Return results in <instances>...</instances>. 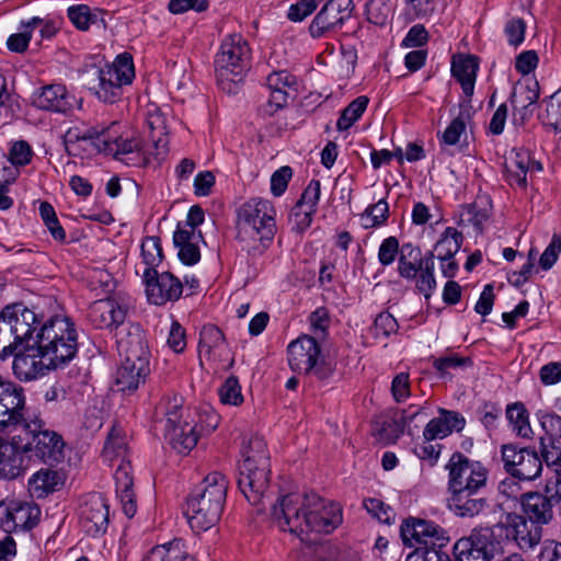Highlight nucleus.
I'll return each instance as SVG.
<instances>
[{
    "label": "nucleus",
    "mask_w": 561,
    "mask_h": 561,
    "mask_svg": "<svg viewBox=\"0 0 561 561\" xmlns=\"http://www.w3.org/2000/svg\"><path fill=\"white\" fill-rule=\"evenodd\" d=\"M271 517L280 530L307 541L311 533L333 531L342 523V510L317 494L289 493L271 504Z\"/></svg>",
    "instance_id": "nucleus-1"
},
{
    "label": "nucleus",
    "mask_w": 561,
    "mask_h": 561,
    "mask_svg": "<svg viewBox=\"0 0 561 561\" xmlns=\"http://www.w3.org/2000/svg\"><path fill=\"white\" fill-rule=\"evenodd\" d=\"M81 145L88 154L102 152L128 165L139 163L142 158L140 141L133 136L124 137L117 123L106 127L94 126L81 134L71 130L66 134L65 146L69 154L78 156Z\"/></svg>",
    "instance_id": "nucleus-2"
},
{
    "label": "nucleus",
    "mask_w": 561,
    "mask_h": 561,
    "mask_svg": "<svg viewBox=\"0 0 561 561\" xmlns=\"http://www.w3.org/2000/svg\"><path fill=\"white\" fill-rule=\"evenodd\" d=\"M228 480L220 472H210L187 496L184 515L195 533L215 526L226 503Z\"/></svg>",
    "instance_id": "nucleus-3"
},
{
    "label": "nucleus",
    "mask_w": 561,
    "mask_h": 561,
    "mask_svg": "<svg viewBox=\"0 0 561 561\" xmlns=\"http://www.w3.org/2000/svg\"><path fill=\"white\" fill-rule=\"evenodd\" d=\"M275 208L272 203L263 198H251L239 210L240 236L247 243L245 249L252 255H260L271 245L275 232Z\"/></svg>",
    "instance_id": "nucleus-4"
},
{
    "label": "nucleus",
    "mask_w": 561,
    "mask_h": 561,
    "mask_svg": "<svg viewBox=\"0 0 561 561\" xmlns=\"http://www.w3.org/2000/svg\"><path fill=\"white\" fill-rule=\"evenodd\" d=\"M251 49L240 34L226 36L215 57V73L219 88L227 94H237L250 69Z\"/></svg>",
    "instance_id": "nucleus-5"
},
{
    "label": "nucleus",
    "mask_w": 561,
    "mask_h": 561,
    "mask_svg": "<svg viewBox=\"0 0 561 561\" xmlns=\"http://www.w3.org/2000/svg\"><path fill=\"white\" fill-rule=\"evenodd\" d=\"M35 344L39 345L53 367L62 366L73 359L78 352L76 324L66 316L50 317L35 334Z\"/></svg>",
    "instance_id": "nucleus-6"
},
{
    "label": "nucleus",
    "mask_w": 561,
    "mask_h": 561,
    "mask_svg": "<svg viewBox=\"0 0 561 561\" xmlns=\"http://www.w3.org/2000/svg\"><path fill=\"white\" fill-rule=\"evenodd\" d=\"M26 454L45 463L54 465L64 458L65 442L35 412L27 413L15 430Z\"/></svg>",
    "instance_id": "nucleus-7"
},
{
    "label": "nucleus",
    "mask_w": 561,
    "mask_h": 561,
    "mask_svg": "<svg viewBox=\"0 0 561 561\" xmlns=\"http://www.w3.org/2000/svg\"><path fill=\"white\" fill-rule=\"evenodd\" d=\"M127 442L115 428L108 434L103 448V457L110 462L119 461L115 473L116 493L122 503L124 514L131 518L137 512L133 491V477L129 460H127Z\"/></svg>",
    "instance_id": "nucleus-8"
},
{
    "label": "nucleus",
    "mask_w": 561,
    "mask_h": 561,
    "mask_svg": "<svg viewBox=\"0 0 561 561\" xmlns=\"http://www.w3.org/2000/svg\"><path fill=\"white\" fill-rule=\"evenodd\" d=\"M92 71L98 79V84L92 89L98 99L105 103L119 100L123 87L130 84L135 78L133 58L127 53L118 55L112 64L92 68Z\"/></svg>",
    "instance_id": "nucleus-9"
},
{
    "label": "nucleus",
    "mask_w": 561,
    "mask_h": 561,
    "mask_svg": "<svg viewBox=\"0 0 561 561\" xmlns=\"http://www.w3.org/2000/svg\"><path fill=\"white\" fill-rule=\"evenodd\" d=\"M321 354L317 340L302 335L289 343L287 347L288 364L291 370L299 374H312L319 380L329 379L334 371L331 363L319 360Z\"/></svg>",
    "instance_id": "nucleus-10"
},
{
    "label": "nucleus",
    "mask_w": 561,
    "mask_h": 561,
    "mask_svg": "<svg viewBox=\"0 0 561 561\" xmlns=\"http://www.w3.org/2000/svg\"><path fill=\"white\" fill-rule=\"evenodd\" d=\"M448 471L447 492L482 490L486 485L488 469L463 454L454 453L445 466Z\"/></svg>",
    "instance_id": "nucleus-11"
},
{
    "label": "nucleus",
    "mask_w": 561,
    "mask_h": 561,
    "mask_svg": "<svg viewBox=\"0 0 561 561\" xmlns=\"http://www.w3.org/2000/svg\"><path fill=\"white\" fill-rule=\"evenodd\" d=\"M260 463H252L250 460H242L239 466L238 486L248 502L257 506V512L265 508V502L270 499L267 494L270 462L261 457Z\"/></svg>",
    "instance_id": "nucleus-12"
},
{
    "label": "nucleus",
    "mask_w": 561,
    "mask_h": 561,
    "mask_svg": "<svg viewBox=\"0 0 561 561\" xmlns=\"http://www.w3.org/2000/svg\"><path fill=\"white\" fill-rule=\"evenodd\" d=\"M41 507L33 501L11 499L0 502V526L5 533L28 531L41 519Z\"/></svg>",
    "instance_id": "nucleus-13"
},
{
    "label": "nucleus",
    "mask_w": 561,
    "mask_h": 561,
    "mask_svg": "<svg viewBox=\"0 0 561 561\" xmlns=\"http://www.w3.org/2000/svg\"><path fill=\"white\" fill-rule=\"evenodd\" d=\"M501 455L505 471L522 481H533L542 472L541 458L535 449L506 444Z\"/></svg>",
    "instance_id": "nucleus-14"
},
{
    "label": "nucleus",
    "mask_w": 561,
    "mask_h": 561,
    "mask_svg": "<svg viewBox=\"0 0 561 561\" xmlns=\"http://www.w3.org/2000/svg\"><path fill=\"white\" fill-rule=\"evenodd\" d=\"M27 413H32V411L25 409L23 388L0 378V430H18Z\"/></svg>",
    "instance_id": "nucleus-15"
},
{
    "label": "nucleus",
    "mask_w": 561,
    "mask_h": 561,
    "mask_svg": "<svg viewBox=\"0 0 561 561\" xmlns=\"http://www.w3.org/2000/svg\"><path fill=\"white\" fill-rule=\"evenodd\" d=\"M198 357L206 359L215 369H228L233 365L224 333L213 324L204 325L199 332Z\"/></svg>",
    "instance_id": "nucleus-16"
},
{
    "label": "nucleus",
    "mask_w": 561,
    "mask_h": 561,
    "mask_svg": "<svg viewBox=\"0 0 561 561\" xmlns=\"http://www.w3.org/2000/svg\"><path fill=\"white\" fill-rule=\"evenodd\" d=\"M353 0H328L309 25L312 38H321L341 28L351 18Z\"/></svg>",
    "instance_id": "nucleus-17"
},
{
    "label": "nucleus",
    "mask_w": 561,
    "mask_h": 561,
    "mask_svg": "<svg viewBox=\"0 0 561 561\" xmlns=\"http://www.w3.org/2000/svg\"><path fill=\"white\" fill-rule=\"evenodd\" d=\"M400 533L403 543L409 547L424 545L442 548L449 540L440 526L425 519L408 518L403 520Z\"/></svg>",
    "instance_id": "nucleus-18"
},
{
    "label": "nucleus",
    "mask_w": 561,
    "mask_h": 561,
    "mask_svg": "<svg viewBox=\"0 0 561 561\" xmlns=\"http://www.w3.org/2000/svg\"><path fill=\"white\" fill-rule=\"evenodd\" d=\"M144 280L148 300L158 306L178 300L183 293L182 282L170 272L145 268Z\"/></svg>",
    "instance_id": "nucleus-19"
},
{
    "label": "nucleus",
    "mask_w": 561,
    "mask_h": 561,
    "mask_svg": "<svg viewBox=\"0 0 561 561\" xmlns=\"http://www.w3.org/2000/svg\"><path fill=\"white\" fill-rule=\"evenodd\" d=\"M12 363L14 376L21 381H31L42 377L53 367V363L42 352L38 344L27 345L23 351L15 353Z\"/></svg>",
    "instance_id": "nucleus-20"
},
{
    "label": "nucleus",
    "mask_w": 561,
    "mask_h": 561,
    "mask_svg": "<svg viewBox=\"0 0 561 561\" xmlns=\"http://www.w3.org/2000/svg\"><path fill=\"white\" fill-rule=\"evenodd\" d=\"M35 107L66 114L81 103L64 84L51 83L36 89L31 98Z\"/></svg>",
    "instance_id": "nucleus-21"
},
{
    "label": "nucleus",
    "mask_w": 561,
    "mask_h": 561,
    "mask_svg": "<svg viewBox=\"0 0 561 561\" xmlns=\"http://www.w3.org/2000/svg\"><path fill=\"white\" fill-rule=\"evenodd\" d=\"M110 522V511L106 500L100 493L89 494L80 511V523L83 530L96 537L105 534Z\"/></svg>",
    "instance_id": "nucleus-22"
},
{
    "label": "nucleus",
    "mask_w": 561,
    "mask_h": 561,
    "mask_svg": "<svg viewBox=\"0 0 561 561\" xmlns=\"http://www.w3.org/2000/svg\"><path fill=\"white\" fill-rule=\"evenodd\" d=\"M4 316L12 327L14 336L19 345L33 341L35 344V334H37L43 324L38 316L21 304L7 306L3 308Z\"/></svg>",
    "instance_id": "nucleus-23"
},
{
    "label": "nucleus",
    "mask_w": 561,
    "mask_h": 561,
    "mask_svg": "<svg viewBox=\"0 0 561 561\" xmlns=\"http://www.w3.org/2000/svg\"><path fill=\"white\" fill-rule=\"evenodd\" d=\"M25 454L18 434L11 440L0 438V478L14 480L23 476L27 469Z\"/></svg>",
    "instance_id": "nucleus-24"
},
{
    "label": "nucleus",
    "mask_w": 561,
    "mask_h": 561,
    "mask_svg": "<svg viewBox=\"0 0 561 561\" xmlns=\"http://www.w3.org/2000/svg\"><path fill=\"white\" fill-rule=\"evenodd\" d=\"M116 345L122 360L149 362L145 333L139 325L122 328L116 333Z\"/></svg>",
    "instance_id": "nucleus-25"
},
{
    "label": "nucleus",
    "mask_w": 561,
    "mask_h": 561,
    "mask_svg": "<svg viewBox=\"0 0 561 561\" xmlns=\"http://www.w3.org/2000/svg\"><path fill=\"white\" fill-rule=\"evenodd\" d=\"M295 82V78L285 70L270 73L266 78L270 98L266 103L260 107V115L270 117L285 107L288 100L287 90L291 88Z\"/></svg>",
    "instance_id": "nucleus-26"
},
{
    "label": "nucleus",
    "mask_w": 561,
    "mask_h": 561,
    "mask_svg": "<svg viewBox=\"0 0 561 561\" xmlns=\"http://www.w3.org/2000/svg\"><path fill=\"white\" fill-rule=\"evenodd\" d=\"M481 491L463 490L449 492L447 506L458 517L473 518L489 508V502Z\"/></svg>",
    "instance_id": "nucleus-27"
},
{
    "label": "nucleus",
    "mask_w": 561,
    "mask_h": 561,
    "mask_svg": "<svg viewBox=\"0 0 561 561\" xmlns=\"http://www.w3.org/2000/svg\"><path fill=\"white\" fill-rule=\"evenodd\" d=\"M505 528L522 550L534 549L542 538V528L518 514L507 515Z\"/></svg>",
    "instance_id": "nucleus-28"
},
{
    "label": "nucleus",
    "mask_w": 561,
    "mask_h": 561,
    "mask_svg": "<svg viewBox=\"0 0 561 561\" xmlns=\"http://www.w3.org/2000/svg\"><path fill=\"white\" fill-rule=\"evenodd\" d=\"M88 318L98 329H117L125 321L126 310L113 299H100L90 305Z\"/></svg>",
    "instance_id": "nucleus-29"
},
{
    "label": "nucleus",
    "mask_w": 561,
    "mask_h": 561,
    "mask_svg": "<svg viewBox=\"0 0 561 561\" xmlns=\"http://www.w3.org/2000/svg\"><path fill=\"white\" fill-rule=\"evenodd\" d=\"M539 99V84L531 81L515 88L511 95L513 122L523 125L534 113V105Z\"/></svg>",
    "instance_id": "nucleus-30"
},
{
    "label": "nucleus",
    "mask_w": 561,
    "mask_h": 561,
    "mask_svg": "<svg viewBox=\"0 0 561 561\" xmlns=\"http://www.w3.org/2000/svg\"><path fill=\"white\" fill-rule=\"evenodd\" d=\"M523 515L541 528L554 518L553 504L542 493L528 492L522 495Z\"/></svg>",
    "instance_id": "nucleus-31"
},
{
    "label": "nucleus",
    "mask_w": 561,
    "mask_h": 561,
    "mask_svg": "<svg viewBox=\"0 0 561 561\" xmlns=\"http://www.w3.org/2000/svg\"><path fill=\"white\" fill-rule=\"evenodd\" d=\"M465 425L466 420L460 413L439 409V416L427 423L423 436L426 440L442 439L454 431H462Z\"/></svg>",
    "instance_id": "nucleus-32"
},
{
    "label": "nucleus",
    "mask_w": 561,
    "mask_h": 561,
    "mask_svg": "<svg viewBox=\"0 0 561 561\" xmlns=\"http://www.w3.org/2000/svg\"><path fill=\"white\" fill-rule=\"evenodd\" d=\"M149 373V362L122 360L116 371L117 391L123 393L135 391L145 381Z\"/></svg>",
    "instance_id": "nucleus-33"
},
{
    "label": "nucleus",
    "mask_w": 561,
    "mask_h": 561,
    "mask_svg": "<svg viewBox=\"0 0 561 561\" xmlns=\"http://www.w3.org/2000/svg\"><path fill=\"white\" fill-rule=\"evenodd\" d=\"M188 230H175L173 243L180 261L185 265H194L201 260L199 242L203 241V236L201 231H194L192 228Z\"/></svg>",
    "instance_id": "nucleus-34"
},
{
    "label": "nucleus",
    "mask_w": 561,
    "mask_h": 561,
    "mask_svg": "<svg viewBox=\"0 0 561 561\" xmlns=\"http://www.w3.org/2000/svg\"><path fill=\"white\" fill-rule=\"evenodd\" d=\"M478 69V60L472 55L453 57L451 73L460 83L466 100H470L473 94Z\"/></svg>",
    "instance_id": "nucleus-35"
},
{
    "label": "nucleus",
    "mask_w": 561,
    "mask_h": 561,
    "mask_svg": "<svg viewBox=\"0 0 561 561\" xmlns=\"http://www.w3.org/2000/svg\"><path fill=\"white\" fill-rule=\"evenodd\" d=\"M474 110L470 100H462L459 103L458 114L453 118L442 135V140L448 146H455L460 142L466 135L467 127L471 124Z\"/></svg>",
    "instance_id": "nucleus-36"
},
{
    "label": "nucleus",
    "mask_w": 561,
    "mask_h": 561,
    "mask_svg": "<svg viewBox=\"0 0 561 561\" xmlns=\"http://www.w3.org/2000/svg\"><path fill=\"white\" fill-rule=\"evenodd\" d=\"M486 535H471L456 541L453 552L456 561H490L485 548Z\"/></svg>",
    "instance_id": "nucleus-37"
},
{
    "label": "nucleus",
    "mask_w": 561,
    "mask_h": 561,
    "mask_svg": "<svg viewBox=\"0 0 561 561\" xmlns=\"http://www.w3.org/2000/svg\"><path fill=\"white\" fill-rule=\"evenodd\" d=\"M167 437L179 454H187L198 442V431L188 422H179L165 427Z\"/></svg>",
    "instance_id": "nucleus-38"
},
{
    "label": "nucleus",
    "mask_w": 561,
    "mask_h": 561,
    "mask_svg": "<svg viewBox=\"0 0 561 561\" xmlns=\"http://www.w3.org/2000/svg\"><path fill=\"white\" fill-rule=\"evenodd\" d=\"M299 561H360L359 554L352 550H339L332 546H307Z\"/></svg>",
    "instance_id": "nucleus-39"
},
{
    "label": "nucleus",
    "mask_w": 561,
    "mask_h": 561,
    "mask_svg": "<svg viewBox=\"0 0 561 561\" xmlns=\"http://www.w3.org/2000/svg\"><path fill=\"white\" fill-rule=\"evenodd\" d=\"M60 484V476L56 470L42 468L31 476L27 490L32 497L43 499L55 492Z\"/></svg>",
    "instance_id": "nucleus-40"
},
{
    "label": "nucleus",
    "mask_w": 561,
    "mask_h": 561,
    "mask_svg": "<svg viewBox=\"0 0 561 561\" xmlns=\"http://www.w3.org/2000/svg\"><path fill=\"white\" fill-rule=\"evenodd\" d=\"M425 264V256L419 247L412 243H404L400 249L398 260V273L405 279H415L419 271Z\"/></svg>",
    "instance_id": "nucleus-41"
},
{
    "label": "nucleus",
    "mask_w": 561,
    "mask_h": 561,
    "mask_svg": "<svg viewBox=\"0 0 561 561\" xmlns=\"http://www.w3.org/2000/svg\"><path fill=\"white\" fill-rule=\"evenodd\" d=\"M530 167V154L528 151L518 149L511 152L510 161L506 163L507 179L511 185L522 188L527 185V172Z\"/></svg>",
    "instance_id": "nucleus-42"
},
{
    "label": "nucleus",
    "mask_w": 561,
    "mask_h": 561,
    "mask_svg": "<svg viewBox=\"0 0 561 561\" xmlns=\"http://www.w3.org/2000/svg\"><path fill=\"white\" fill-rule=\"evenodd\" d=\"M145 561H195L181 540L153 547Z\"/></svg>",
    "instance_id": "nucleus-43"
},
{
    "label": "nucleus",
    "mask_w": 561,
    "mask_h": 561,
    "mask_svg": "<svg viewBox=\"0 0 561 561\" xmlns=\"http://www.w3.org/2000/svg\"><path fill=\"white\" fill-rule=\"evenodd\" d=\"M148 126L151 130L150 139L153 145V151L150 152L157 161H162L169 151V138L165 131L164 121L160 114L150 115Z\"/></svg>",
    "instance_id": "nucleus-44"
},
{
    "label": "nucleus",
    "mask_w": 561,
    "mask_h": 561,
    "mask_svg": "<svg viewBox=\"0 0 561 561\" xmlns=\"http://www.w3.org/2000/svg\"><path fill=\"white\" fill-rule=\"evenodd\" d=\"M506 417L516 436L527 439L533 438L534 432L529 423V413L522 402L508 404Z\"/></svg>",
    "instance_id": "nucleus-45"
},
{
    "label": "nucleus",
    "mask_w": 561,
    "mask_h": 561,
    "mask_svg": "<svg viewBox=\"0 0 561 561\" xmlns=\"http://www.w3.org/2000/svg\"><path fill=\"white\" fill-rule=\"evenodd\" d=\"M463 236L454 227H447L434 245V257L448 259L455 256L461 248Z\"/></svg>",
    "instance_id": "nucleus-46"
},
{
    "label": "nucleus",
    "mask_w": 561,
    "mask_h": 561,
    "mask_svg": "<svg viewBox=\"0 0 561 561\" xmlns=\"http://www.w3.org/2000/svg\"><path fill=\"white\" fill-rule=\"evenodd\" d=\"M368 98L365 95L358 96L353 100L342 112L336 122V128L340 131L347 130L357 122L368 105Z\"/></svg>",
    "instance_id": "nucleus-47"
},
{
    "label": "nucleus",
    "mask_w": 561,
    "mask_h": 561,
    "mask_svg": "<svg viewBox=\"0 0 561 561\" xmlns=\"http://www.w3.org/2000/svg\"><path fill=\"white\" fill-rule=\"evenodd\" d=\"M539 453L541 463L546 462L554 472H561V445L559 440L551 437H540Z\"/></svg>",
    "instance_id": "nucleus-48"
},
{
    "label": "nucleus",
    "mask_w": 561,
    "mask_h": 561,
    "mask_svg": "<svg viewBox=\"0 0 561 561\" xmlns=\"http://www.w3.org/2000/svg\"><path fill=\"white\" fill-rule=\"evenodd\" d=\"M389 215V205L385 198L374 205H369L360 215V225L364 229L376 228L385 225Z\"/></svg>",
    "instance_id": "nucleus-49"
},
{
    "label": "nucleus",
    "mask_w": 561,
    "mask_h": 561,
    "mask_svg": "<svg viewBox=\"0 0 561 561\" xmlns=\"http://www.w3.org/2000/svg\"><path fill=\"white\" fill-rule=\"evenodd\" d=\"M367 20L378 26L386 25L393 15L390 0H369L365 7Z\"/></svg>",
    "instance_id": "nucleus-50"
},
{
    "label": "nucleus",
    "mask_w": 561,
    "mask_h": 561,
    "mask_svg": "<svg viewBox=\"0 0 561 561\" xmlns=\"http://www.w3.org/2000/svg\"><path fill=\"white\" fill-rule=\"evenodd\" d=\"M434 254L428 252L425 255V264L419 271L416 276V288L424 294L426 298H430L434 289L436 288V279L434 276Z\"/></svg>",
    "instance_id": "nucleus-51"
},
{
    "label": "nucleus",
    "mask_w": 561,
    "mask_h": 561,
    "mask_svg": "<svg viewBox=\"0 0 561 561\" xmlns=\"http://www.w3.org/2000/svg\"><path fill=\"white\" fill-rule=\"evenodd\" d=\"M42 23V19L34 16L27 22H21L19 32L9 36L7 46L11 51L23 53L27 49L31 39V28Z\"/></svg>",
    "instance_id": "nucleus-52"
},
{
    "label": "nucleus",
    "mask_w": 561,
    "mask_h": 561,
    "mask_svg": "<svg viewBox=\"0 0 561 561\" xmlns=\"http://www.w3.org/2000/svg\"><path fill=\"white\" fill-rule=\"evenodd\" d=\"M19 343L12 331L4 311L0 312V360H5L13 356Z\"/></svg>",
    "instance_id": "nucleus-53"
},
{
    "label": "nucleus",
    "mask_w": 561,
    "mask_h": 561,
    "mask_svg": "<svg viewBox=\"0 0 561 561\" xmlns=\"http://www.w3.org/2000/svg\"><path fill=\"white\" fill-rule=\"evenodd\" d=\"M141 256L147 266L146 268L156 270L163 260L161 240L159 237L152 236L144 239L141 243Z\"/></svg>",
    "instance_id": "nucleus-54"
},
{
    "label": "nucleus",
    "mask_w": 561,
    "mask_h": 561,
    "mask_svg": "<svg viewBox=\"0 0 561 561\" xmlns=\"http://www.w3.org/2000/svg\"><path fill=\"white\" fill-rule=\"evenodd\" d=\"M486 198H480L465 207L462 216H466V220L473 225L478 230L482 229V225L490 216V209L486 207Z\"/></svg>",
    "instance_id": "nucleus-55"
},
{
    "label": "nucleus",
    "mask_w": 561,
    "mask_h": 561,
    "mask_svg": "<svg viewBox=\"0 0 561 561\" xmlns=\"http://www.w3.org/2000/svg\"><path fill=\"white\" fill-rule=\"evenodd\" d=\"M471 365L472 360L470 357L459 356L456 353H448L435 358L433 362V367L442 376L446 375L450 369L469 367Z\"/></svg>",
    "instance_id": "nucleus-56"
},
{
    "label": "nucleus",
    "mask_w": 561,
    "mask_h": 561,
    "mask_svg": "<svg viewBox=\"0 0 561 561\" xmlns=\"http://www.w3.org/2000/svg\"><path fill=\"white\" fill-rule=\"evenodd\" d=\"M220 401L224 404L239 405L243 402L241 387L237 377L231 376L227 378L224 385L219 388Z\"/></svg>",
    "instance_id": "nucleus-57"
},
{
    "label": "nucleus",
    "mask_w": 561,
    "mask_h": 561,
    "mask_svg": "<svg viewBox=\"0 0 561 561\" xmlns=\"http://www.w3.org/2000/svg\"><path fill=\"white\" fill-rule=\"evenodd\" d=\"M167 417L165 427L181 422L182 398L178 396L167 397L161 400L158 407Z\"/></svg>",
    "instance_id": "nucleus-58"
},
{
    "label": "nucleus",
    "mask_w": 561,
    "mask_h": 561,
    "mask_svg": "<svg viewBox=\"0 0 561 561\" xmlns=\"http://www.w3.org/2000/svg\"><path fill=\"white\" fill-rule=\"evenodd\" d=\"M363 505L367 513L380 523L391 524L393 520V512L391 507L386 505L381 500L370 497L365 500Z\"/></svg>",
    "instance_id": "nucleus-59"
},
{
    "label": "nucleus",
    "mask_w": 561,
    "mask_h": 561,
    "mask_svg": "<svg viewBox=\"0 0 561 561\" xmlns=\"http://www.w3.org/2000/svg\"><path fill=\"white\" fill-rule=\"evenodd\" d=\"M317 211H311L310 208L295 205L289 214V222L291 224V229L297 232H302L308 229Z\"/></svg>",
    "instance_id": "nucleus-60"
},
{
    "label": "nucleus",
    "mask_w": 561,
    "mask_h": 561,
    "mask_svg": "<svg viewBox=\"0 0 561 561\" xmlns=\"http://www.w3.org/2000/svg\"><path fill=\"white\" fill-rule=\"evenodd\" d=\"M33 150L25 140L15 141L9 150V160L15 167H23L31 162Z\"/></svg>",
    "instance_id": "nucleus-61"
},
{
    "label": "nucleus",
    "mask_w": 561,
    "mask_h": 561,
    "mask_svg": "<svg viewBox=\"0 0 561 561\" xmlns=\"http://www.w3.org/2000/svg\"><path fill=\"white\" fill-rule=\"evenodd\" d=\"M399 241L396 237L386 238L378 250V261L382 266L391 265L400 256Z\"/></svg>",
    "instance_id": "nucleus-62"
},
{
    "label": "nucleus",
    "mask_w": 561,
    "mask_h": 561,
    "mask_svg": "<svg viewBox=\"0 0 561 561\" xmlns=\"http://www.w3.org/2000/svg\"><path fill=\"white\" fill-rule=\"evenodd\" d=\"M321 196V183L319 180H311L296 205L310 208L311 211H317L318 203Z\"/></svg>",
    "instance_id": "nucleus-63"
},
{
    "label": "nucleus",
    "mask_w": 561,
    "mask_h": 561,
    "mask_svg": "<svg viewBox=\"0 0 561 561\" xmlns=\"http://www.w3.org/2000/svg\"><path fill=\"white\" fill-rule=\"evenodd\" d=\"M561 252V236L553 234L550 243L539 259V265L543 271L550 270L557 262Z\"/></svg>",
    "instance_id": "nucleus-64"
}]
</instances>
